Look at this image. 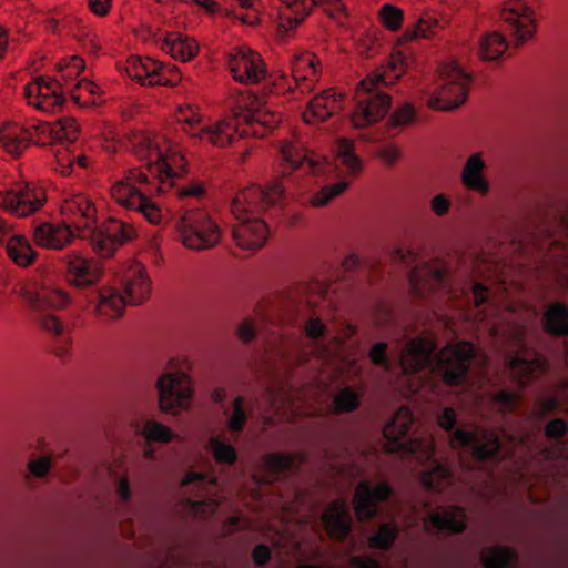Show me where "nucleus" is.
Listing matches in <instances>:
<instances>
[{
	"instance_id": "obj_1",
	"label": "nucleus",
	"mask_w": 568,
	"mask_h": 568,
	"mask_svg": "<svg viewBox=\"0 0 568 568\" xmlns=\"http://www.w3.org/2000/svg\"><path fill=\"white\" fill-rule=\"evenodd\" d=\"M128 146L145 163L148 173L139 169L131 170L123 180L112 186V197L123 207L141 214L149 223L159 225L163 214L159 205L149 199L154 192L165 193L174 190L183 201L204 196L205 186L200 181L178 185V169L183 166V158L178 153H169L163 136L149 131L133 130L128 135Z\"/></svg>"
},
{
	"instance_id": "obj_2",
	"label": "nucleus",
	"mask_w": 568,
	"mask_h": 568,
	"mask_svg": "<svg viewBox=\"0 0 568 568\" xmlns=\"http://www.w3.org/2000/svg\"><path fill=\"white\" fill-rule=\"evenodd\" d=\"M432 338L418 336L398 347L397 355L405 374L423 373L428 379L438 375L445 384L463 388L477 405L487 402L500 414L515 410L519 396L508 389H490L487 373L474 377L470 365L476 356V348L470 342L449 343L438 353Z\"/></svg>"
},
{
	"instance_id": "obj_3",
	"label": "nucleus",
	"mask_w": 568,
	"mask_h": 568,
	"mask_svg": "<svg viewBox=\"0 0 568 568\" xmlns=\"http://www.w3.org/2000/svg\"><path fill=\"white\" fill-rule=\"evenodd\" d=\"M78 136L79 125L73 118H63L55 122L31 120L23 126L8 124L0 129V143L13 156L20 155L30 142L40 146H61L54 150L55 169L65 176L73 172L74 163L82 169L89 163L85 155H77L69 149Z\"/></svg>"
},
{
	"instance_id": "obj_4",
	"label": "nucleus",
	"mask_w": 568,
	"mask_h": 568,
	"mask_svg": "<svg viewBox=\"0 0 568 568\" xmlns=\"http://www.w3.org/2000/svg\"><path fill=\"white\" fill-rule=\"evenodd\" d=\"M414 424L412 410L402 406L383 428L384 448L398 453L426 466L422 473L423 486L433 493L444 494L455 484L454 470L436 458V445L432 437H414L409 429Z\"/></svg>"
},
{
	"instance_id": "obj_5",
	"label": "nucleus",
	"mask_w": 568,
	"mask_h": 568,
	"mask_svg": "<svg viewBox=\"0 0 568 568\" xmlns=\"http://www.w3.org/2000/svg\"><path fill=\"white\" fill-rule=\"evenodd\" d=\"M437 422L447 433L450 448L458 454L460 468L468 473L481 468L491 477L493 468L505 458L497 434L473 424H462L452 407L443 408Z\"/></svg>"
},
{
	"instance_id": "obj_6",
	"label": "nucleus",
	"mask_w": 568,
	"mask_h": 568,
	"mask_svg": "<svg viewBox=\"0 0 568 568\" xmlns=\"http://www.w3.org/2000/svg\"><path fill=\"white\" fill-rule=\"evenodd\" d=\"M284 185L275 180L267 187L252 185L240 191L231 204L236 220L232 226V236L243 250H256L264 245L268 227L260 213L268 207L280 209L285 202Z\"/></svg>"
},
{
	"instance_id": "obj_7",
	"label": "nucleus",
	"mask_w": 568,
	"mask_h": 568,
	"mask_svg": "<svg viewBox=\"0 0 568 568\" xmlns=\"http://www.w3.org/2000/svg\"><path fill=\"white\" fill-rule=\"evenodd\" d=\"M61 211L72 220L78 235L88 239L93 251L103 258L113 255L134 233L129 224L113 217L98 224L94 204L82 194L67 199Z\"/></svg>"
},
{
	"instance_id": "obj_8",
	"label": "nucleus",
	"mask_w": 568,
	"mask_h": 568,
	"mask_svg": "<svg viewBox=\"0 0 568 568\" xmlns=\"http://www.w3.org/2000/svg\"><path fill=\"white\" fill-rule=\"evenodd\" d=\"M121 285L124 294L112 287L92 291L87 301L95 304L99 315L109 320L119 318L125 304H142L151 294V282L140 263L131 264L122 275Z\"/></svg>"
},
{
	"instance_id": "obj_9",
	"label": "nucleus",
	"mask_w": 568,
	"mask_h": 568,
	"mask_svg": "<svg viewBox=\"0 0 568 568\" xmlns=\"http://www.w3.org/2000/svg\"><path fill=\"white\" fill-rule=\"evenodd\" d=\"M410 57L403 50L395 49L387 64L374 74L362 80L356 97L358 106H389L390 95L382 87L394 84L407 71Z\"/></svg>"
},
{
	"instance_id": "obj_10",
	"label": "nucleus",
	"mask_w": 568,
	"mask_h": 568,
	"mask_svg": "<svg viewBox=\"0 0 568 568\" xmlns=\"http://www.w3.org/2000/svg\"><path fill=\"white\" fill-rule=\"evenodd\" d=\"M176 229L183 245L191 250H209L221 239V230L210 214L190 203L183 207Z\"/></svg>"
},
{
	"instance_id": "obj_11",
	"label": "nucleus",
	"mask_w": 568,
	"mask_h": 568,
	"mask_svg": "<svg viewBox=\"0 0 568 568\" xmlns=\"http://www.w3.org/2000/svg\"><path fill=\"white\" fill-rule=\"evenodd\" d=\"M526 334L525 326H516L511 338L517 349L508 351L505 355V369L520 388L526 387L547 369L545 358L528 348Z\"/></svg>"
},
{
	"instance_id": "obj_12",
	"label": "nucleus",
	"mask_w": 568,
	"mask_h": 568,
	"mask_svg": "<svg viewBox=\"0 0 568 568\" xmlns=\"http://www.w3.org/2000/svg\"><path fill=\"white\" fill-rule=\"evenodd\" d=\"M21 295L29 306L39 314L37 321L42 328L55 336H62L63 325L60 320L45 312L68 305L71 302L69 294L58 287L30 284L22 288Z\"/></svg>"
},
{
	"instance_id": "obj_13",
	"label": "nucleus",
	"mask_w": 568,
	"mask_h": 568,
	"mask_svg": "<svg viewBox=\"0 0 568 568\" xmlns=\"http://www.w3.org/2000/svg\"><path fill=\"white\" fill-rule=\"evenodd\" d=\"M408 285L410 294L415 298H424L433 294H444L453 297L456 294L449 270L439 260L424 262L410 267Z\"/></svg>"
},
{
	"instance_id": "obj_14",
	"label": "nucleus",
	"mask_w": 568,
	"mask_h": 568,
	"mask_svg": "<svg viewBox=\"0 0 568 568\" xmlns=\"http://www.w3.org/2000/svg\"><path fill=\"white\" fill-rule=\"evenodd\" d=\"M439 89L433 93L432 106H460L466 102L470 75L455 61H446L439 67Z\"/></svg>"
},
{
	"instance_id": "obj_15",
	"label": "nucleus",
	"mask_w": 568,
	"mask_h": 568,
	"mask_svg": "<svg viewBox=\"0 0 568 568\" xmlns=\"http://www.w3.org/2000/svg\"><path fill=\"white\" fill-rule=\"evenodd\" d=\"M159 406L162 412L178 414L189 407L192 397L190 376L182 372L164 373L156 382Z\"/></svg>"
},
{
	"instance_id": "obj_16",
	"label": "nucleus",
	"mask_w": 568,
	"mask_h": 568,
	"mask_svg": "<svg viewBox=\"0 0 568 568\" xmlns=\"http://www.w3.org/2000/svg\"><path fill=\"white\" fill-rule=\"evenodd\" d=\"M500 19L516 47L530 40L536 32L534 10L521 0L506 2L501 8Z\"/></svg>"
},
{
	"instance_id": "obj_17",
	"label": "nucleus",
	"mask_w": 568,
	"mask_h": 568,
	"mask_svg": "<svg viewBox=\"0 0 568 568\" xmlns=\"http://www.w3.org/2000/svg\"><path fill=\"white\" fill-rule=\"evenodd\" d=\"M45 192L31 182H20L10 191L0 192V207L16 216H28L45 202Z\"/></svg>"
},
{
	"instance_id": "obj_18",
	"label": "nucleus",
	"mask_w": 568,
	"mask_h": 568,
	"mask_svg": "<svg viewBox=\"0 0 568 568\" xmlns=\"http://www.w3.org/2000/svg\"><path fill=\"white\" fill-rule=\"evenodd\" d=\"M393 495L389 484L383 481L372 486L369 481L358 483L353 498L354 511L359 521H368L379 514L378 505L387 501Z\"/></svg>"
},
{
	"instance_id": "obj_19",
	"label": "nucleus",
	"mask_w": 568,
	"mask_h": 568,
	"mask_svg": "<svg viewBox=\"0 0 568 568\" xmlns=\"http://www.w3.org/2000/svg\"><path fill=\"white\" fill-rule=\"evenodd\" d=\"M124 71L129 78L142 85L174 84L178 80L171 78L175 67L163 65L151 59L131 57L124 65Z\"/></svg>"
},
{
	"instance_id": "obj_20",
	"label": "nucleus",
	"mask_w": 568,
	"mask_h": 568,
	"mask_svg": "<svg viewBox=\"0 0 568 568\" xmlns=\"http://www.w3.org/2000/svg\"><path fill=\"white\" fill-rule=\"evenodd\" d=\"M227 64L233 78L242 83H256L266 74L261 55L247 47L230 52Z\"/></svg>"
},
{
	"instance_id": "obj_21",
	"label": "nucleus",
	"mask_w": 568,
	"mask_h": 568,
	"mask_svg": "<svg viewBox=\"0 0 568 568\" xmlns=\"http://www.w3.org/2000/svg\"><path fill=\"white\" fill-rule=\"evenodd\" d=\"M331 284L323 281L302 282L293 286L285 288L278 296L280 307L285 310L288 315H293L298 312V306L303 300H306L307 304L315 303L311 301V296H320L324 300L329 298Z\"/></svg>"
},
{
	"instance_id": "obj_22",
	"label": "nucleus",
	"mask_w": 568,
	"mask_h": 568,
	"mask_svg": "<svg viewBox=\"0 0 568 568\" xmlns=\"http://www.w3.org/2000/svg\"><path fill=\"white\" fill-rule=\"evenodd\" d=\"M280 152L283 175L296 170L320 174L326 165V163L312 158L305 149L291 141H283Z\"/></svg>"
},
{
	"instance_id": "obj_23",
	"label": "nucleus",
	"mask_w": 568,
	"mask_h": 568,
	"mask_svg": "<svg viewBox=\"0 0 568 568\" xmlns=\"http://www.w3.org/2000/svg\"><path fill=\"white\" fill-rule=\"evenodd\" d=\"M29 106H62L67 103L60 84L45 77H38L24 88Z\"/></svg>"
},
{
	"instance_id": "obj_24",
	"label": "nucleus",
	"mask_w": 568,
	"mask_h": 568,
	"mask_svg": "<svg viewBox=\"0 0 568 568\" xmlns=\"http://www.w3.org/2000/svg\"><path fill=\"white\" fill-rule=\"evenodd\" d=\"M65 258L68 280L74 287L89 288L99 281L102 267L98 262L74 252L68 254Z\"/></svg>"
},
{
	"instance_id": "obj_25",
	"label": "nucleus",
	"mask_w": 568,
	"mask_h": 568,
	"mask_svg": "<svg viewBox=\"0 0 568 568\" xmlns=\"http://www.w3.org/2000/svg\"><path fill=\"white\" fill-rule=\"evenodd\" d=\"M322 520L328 535L337 541H344L352 530L349 507L343 499L332 501L324 510Z\"/></svg>"
},
{
	"instance_id": "obj_26",
	"label": "nucleus",
	"mask_w": 568,
	"mask_h": 568,
	"mask_svg": "<svg viewBox=\"0 0 568 568\" xmlns=\"http://www.w3.org/2000/svg\"><path fill=\"white\" fill-rule=\"evenodd\" d=\"M424 528L427 532L460 534L466 529V511L456 505L445 507L442 513L433 511L426 517Z\"/></svg>"
},
{
	"instance_id": "obj_27",
	"label": "nucleus",
	"mask_w": 568,
	"mask_h": 568,
	"mask_svg": "<svg viewBox=\"0 0 568 568\" xmlns=\"http://www.w3.org/2000/svg\"><path fill=\"white\" fill-rule=\"evenodd\" d=\"M0 243L6 245L9 257L20 266L30 265L37 256L29 241L13 233L11 226L3 220H0Z\"/></svg>"
},
{
	"instance_id": "obj_28",
	"label": "nucleus",
	"mask_w": 568,
	"mask_h": 568,
	"mask_svg": "<svg viewBox=\"0 0 568 568\" xmlns=\"http://www.w3.org/2000/svg\"><path fill=\"white\" fill-rule=\"evenodd\" d=\"M74 233L69 225L42 222L33 229L34 243L44 248L61 250L73 239Z\"/></svg>"
},
{
	"instance_id": "obj_29",
	"label": "nucleus",
	"mask_w": 568,
	"mask_h": 568,
	"mask_svg": "<svg viewBox=\"0 0 568 568\" xmlns=\"http://www.w3.org/2000/svg\"><path fill=\"white\" fill-rule=\"evenodd\" d=\"M306 457L303 454L273 453L264 457L265 477L262 483H272L283 478L287 473L298 471Z\"/></svg>"
},
{
	"instance_id": "obj_30",
	"label": "nucleus",
	"mask_w": 568,
	"mask_h": 568,
	"mask_svg": "<svg viewBox=\"0 0 568 568\" xmlns=\"http://www.w3.org/2000/svg\"><path fill=\"white\" fill-rule=\"evenodd\" d=\"M336 169L347 178H355L363 168V160L357 154L355 143L347 138H338L334 144Z\"/></svg>"
},
{
	"instance_id": "obj_31",
	"label": "nucleus",
	"mask_w": 568,
	"mask_h": 568,
	"mask_svg": "<svg viewBox=\"0 0 568 568\" xmlns=\"http://www.w3.org/2000/svg\"><path fill=\"white\" fill-rule=\"evenodd\" d=\"M277 32L284 36L290 29L298 26L310 14L314 4L307 0H280Z\"/></svg>"
},
{
	"instance_id": "obj_32",
	"label": "nucleus",
	"mask_w": 568,
	"mask_h": 568,
	"mask_svg": "<svg viewBox=\"0 0 568 568\" xmlns=\"http://www.w3.org/2000/svg\"><path fill=\"white\" fill-rule=\"evenodd\" d=\"M485 163L480 154L475 153L469 156L462 172L463 184L471 191L486 194L489 190L488 182L484 178Z\"/></svg>"
},
{
	"instance_id": "obj_33",
	"label": "nucleus",
	"mask_w": 568,
	"mask_h": 568,
	"mask_svg": "<svg viewBox=\"0 0 568 568\" xmlns=\"http://www.w3.org/2000/svg\"><path fill=\"white\" fill-rule=\"evenodd\" d=\"M245 111L244 120L247 128L242 133L253 135H264L266 131L272 130L280 121V116L272 112H265L266 109H240Z\"/></svg>"
},
{
	"instance_id": "obj_34",
	"label": "nucleus",
	"mask_w": 568,
	"mask_h": 568,
	"mask_svg": "<svg viewBox=\"0 0 568 568\" xmlns=\"http://www.w3.org/2000/svg\"><path fill=\"white\" fill-rule=\"evenodd\" d=\"M161 49L172 58L185 62L196 55L199 45L194 40L189 38H182L179 34H170L163 40Z\"/></svg>"
},
{
	"instance_id": "obj_35",
	"label": "nucleus",
	"mask_w": 568,
	"mask_h": 568,
	"mask_svg": "<svg viewBox=\"0 0 568 568\" xmlns=\"http://www.w3.org/2000/svg\"><path fill=\"white\" fill-rule=\"evenodd\" d=\"M480 559L485 568H515L517 554L509 547H486Z\"/></svg>"
},
{
	"instance_id": "obj_36",
	"label": "nucleus",
	"mask_w": 568,
	"mask_h": 568,
	"mask_svg": "<svg viewBox=\"0 0 568 568\" xmlns=\"http://www.w3.org/2000/svg\"><path fill=\"white\" fill-rule=\"evenodd\" d=\"M545 329L556 336H568V306L564 303L551 304L544 315Z\"/></svg>"
},
{
	"instance_id": "obj_37",
	"label": "nucleus",
	"mask_w": 568,
	"mask_h": 568,
	"mask_svg": "<svg viewBox=\"0 0 568 568\" xmlns=\"http://www.w3.org/2000/svg\"><path fill=\"white\" fill-rule=\"evenodd\" d=\"M508 42L496 31L484 34L478 42V55L484 60H497L506 51Z\"/></svg>"
},
{
	"instance_id": "obj_38",
	"label": "nucleus",
	"mask_w": 568,
	"mask_h": 568,
	"mask_svg": "<svg viewBox=\"0 0 568 568\" xmlns=\"http://www.w3.org/2000/svg\"><path fill=\"white\" fill-rule=\"evenodd\" d=\"M399 534V526L395 521L381 524L375 532L367 539V544L372 549L387 551L389 550Z\"/></svg>"
},
{
	"instance_id": "obj_39",
	"label": "nucleus",
	"mask_w": 568,
	"mask_h": 568,
	"mask_svg": "<svg viewBox=\"0 0 568 568\" xmlns=\"http://www.w3.org/2000/svg\"><path fill=\"white\" fill-rule=\"evenodd\" d=\"M442 29L440 23L430 17L420 18L416 24L408 28L402 38L397 41V47L402 45L406 41H413L417 39H430L437 34Z\"/></svg>"
},
{
	"instance_id": "obj_40",
	"label": "nucleus",
	"mask_w": 568,
	"mask_h": 568,
	"mask_svg": "<svg viewBox=\"0 0 568 568\" xmlns=\"http://www.w3.org/2000/svg\"><path fill=\"white\" fill-rule=\"evenodd\" d=\"M182 486H194V494L199 497L213 495L217 487V478L206 473L190 471L183 478Z\"/></svg>"
},
{
	"instance_id": "obj_41",
	"label": "nucleus",
	"mask_w": 568,
	"mask_h": 568,
	"mask_svg": "<svg viewBox=\"0 0 568 568\" xmlns=\"http://www.w3.org/2000/svg\"><path fill=\"white\" fill-rule=\"evenodd\" d=\"M318 59L312 53L296 55L292 64V74L296 82L316 77Z\"/></svg>"
},
{
	"instance_id": "obj_42",
	"label": "nucleus",
	"mask_w": 568,
	"mask_h": 568,
	"mask_svg": "<svg viewBox=\"0 0 568 568\" xmlns=\"http://www.w3.org/2000/svg\"><path fill=\"white\" fill-rule=\"evenodd\" d=\"M244 402V397L239 395L234 398L231 409L224 412L227 416V428L233 434H240L244 429L251 414L245 409Z\"/></svg>"
},
{
	"instance_id": "obj_43",
	"label": "nucleus",
	"mask_w": 568,
	"mask_h": 568,
	"mask_svg": "<svg viewBox=\"0 0 568 568\" xmlns=\"http://www.w3.org/2000/svg\"><path fill=\"white\" fill-rule=\"evenodd\" d=\"M390 109H353L351 121L357 129L369 126L383 120Z\"/></svg>"
},
{
	"instance_id": "obj_44",
	"label": "nucleus",
	"mask_w": 568,
	"mask_h": 568,
	"mask_svg": "<svg viewBox=\"0 0 568 568\" xmlns=\"http://www.w3.org/2000/svg\"><path fill=\"white\" fill-rule=\"evenodd\" d=\"M209 447L213 453L215 460L219 464L233 465L236 462L237 453L235 448L222 440L219 437H211L209 442Z\"/></svg>"
},
{
	"instance_id": "obj_45",
	"label": "nucleus",
	"mask_w": 568,
	"mask_h": 568,
	"mask_svg": "<svg viewBox=\"0 0 568 568\" xmlns=\"http://www.w3.org/2000/svg\"><path fill=\"white\" fill-rule=\"evenodd\" d=\"M349 184L346 179H342L334 184L323 186L320 192L312 196V205L320 207L328 204L334 197L346 191Z\"/></svg>"
},
{
	"instance_id": "obj_46",
	"label": "nucleus",
	"mask_w": 568,
	"mask_h": 568,
	"mask_svg": "<svg viewBox=\"0 0 568 568\" xmlns=\"http://www.w3.org/2000/svg\"><path fill=\"white\" fill-rule=\"evenodd\" d=\"M334 409L337 413H351L359 406V395L351 387H345L339 390L334 399Z\"/></svg>"
},
{
	"instance_id": "obj_47",
	"label": "nucleus",
	"mask_w": 568,
	"mask_h": 568,
	"mask_svg": "<svg viewBox=\"0 0 568 568\" xmlns=\"http://www.w3.org/2000/svg\"><path fill=\"white\" fill-rule=\"evenodd\" d=\"M488 286L483 283L474 282L470 278L462 288L460 293L464 295L468 302L475 304V306L479 307L486 304L489 300Z\"/></svg>"
},
{
	"instance_id": "obj_48",
	"label": "nucleus",
	"mask_w": 568,
	"mask_h": 568,
	"mask_svg": "<svg viewBox=\"0 0 568 568\" xmlns=\"http://www.w3.org/2000/svg\"><path fill=\"white\" fill-rule=\"evenodd\" d=\"M143 434L146 439L160 443H168L173 438V432L155 420H148L144 424Z\"/></svg>"
},
{
	"instance_id": "obj_49",
	"label": "nucleus",
	"mask_w": 568,
	"mask_h": 568,
	"mask_svg": "<svg viewBox=\"0 0 568 568\" xmlns=\"http://www.w3.org/2000/svg\"><path fill=\"white\" fill-rule=\"evenodd\" d=\"M379 18L388 30L396 31L402 26L404 14L399 8L387 3L381 8Z\"/></svg>"
},
{
	"instance_id": "obj_50",
	"label": "nucleus",
	"mask_w": 568,
	"mask_h": 568,
	"mask_svg": "<svg viewBox=\"0 0 568 568\" xmlns=\"http://www.w3.org/2000/svg\"><path fill=\"white\" fill-rule=\"evenodd\" d=\"M99 91V88L97 84H94L93 82L91 81H88L85 79H83L82 81H80L77 85V92L72 93V99L75 103H79L80 106H98L99 104L103 103V101H99L97 100L95 98H93L92 100H83L81 101L82 99V94L85 92L87 94L89 95H95Z\"/></svg>"
},
{
	"instance_id": "obj_51",
	"label": "nucleus",
	"mask_w": 568,
	"mask_h": 568,
	"mask_svg": "<svg viewBox=\"0 0 568 568\" xmlns=\"http://www.w3.org/2000/svg\"><path fill=\"white\" fill-rule=\"evenodd\" d=\"M84 69V61L77 57H70L63 61H61L57 70L61 73L63 80L72 79L73 77L79 75Z\"/></svg>"
},
{
	"instance_id": "obj_52",
	"label": "nucleus",
	"mask_w": 568,
	"mask_h": 568,
	"mask_svg": "<svg viewBox=\"0 0 568 568\" xmlns=\"http://www.w3.org/2000/svg\"><path fill=\"white\" fill-rule=\"evenodd\" d=\"M388 345L385 342H378L374 344L368 353L369 359L375 365L384 368L385 371H390L392 361L387 353Z\"/></svg>"
},
{
	"instance_id": "obj_53",
	"label": "nucleus",
	"mask_w": 568,
	"mask_h": 568,
	"mask_svg": "<svg viewBox=\"0 0 568 568\" xmlns=\"http://www.w3.org/2000/svg\"><path fill=\"white\" fill-rule=\"evenodd\" d=\"M568 433V424L562 418H555L550 420L545 427V435L549 439H554L560 446H565L561 440Z\"/></svg>"
},
{
	"instance_id": "obj_54",
	"label": "nucleus",
	"mask_w": 568,
	"mask_h": 568,
	"mask_svg": "<svg viewBox=\"0 0 568 568\" xmlns=\"http://www.w3.org/2000/svg\"><path fill=\"white\" fill-rule=\"evenodd\" d=\"M312 4L324 7L326 13L337 21L346 17L345 7L341 0H312Z\"/></svg>"
},
{
	"instance_id": "obj_55",
	"label": "nucleus",
	"mask_w": 568,
	"mask_h": 568,
	"mask_svg": "<svg viewBox=\"0 0 568 568\" xmlns=\"http://www.w3.org/2000/svg\"><path fill=\"white\" fill-rule=\"evenodd\" d=\"M332 116L329 109H304L302 119L305 123L318 125Z\"/></svg>"
},
{
	"instance_id": "obj_56",
	"label": "nucleus",
	"mask_w": 568,
	"mask_h": 568,
	"mask_svg": "<svg viewBox=\"0 0 568 568\" xmlns=\"http://www.w3.org/2000/svg\"><path fill=\"white\" fill-rule=\"evenodd\" d=\"M224 14L227 17H232L234 19L240 20L242 23L248 26H256L260 23V11L254 12L251 10H245V12L237 13L233 9V4L229 3V7L224 9Z\"/></svg>"
},
{
	"instance_id": "obj_57",
	"label": "nucleus",
	"mask_w": 568,
	"mask_h": 568,
	"mask_svg": "<svg viewBox=\"0 0 568 568\" xmlns=\"http://www.w3.org/2000/svg\"><path fill=\"white\" fill-rule=\"evenodd\" d=\"M388 122L394 125H406L416 121V109H393Z\"/></svg>"
},
{
	"instance_id": "obj_58",
	"label": "nucleus",
	"mask_w": 568,
	"mask_h": 568,
	"mask_svg": "<svg viewBox=\"0 0 568 568\" xmlns=\"http://www.w3.org/2000/svg\"><path fill=\"white\" fill-rule=\"evenodd\" d=\"M236 103L243 104V106H263L265 104H274L273 101H270L266 99L264 93H257V92H241L240 98L236 100Z\"/></svg>"
},
{
	"instance_id": "obj_59",
	"label": "nucleus",
	"mask_w": 568,
	"mask_h": 568,
	"mask_svg": "<svg viewBox=\"0 0 568 568\" xmlns=\"http://www.w3.org/2000/svg\"><path fill=\"white\" fill-rule=\"evenodd\" d=\"M368 266L362 262V260L356 254H349L346 256L342 263L341 272L343 276L348 277L352 273L357 271H366Z\"/></svg>"
},
{
	"instance_id": "obj_60",
	"label": "nucleus",
	"mask_w": 568,
	"mask_h": 568,
	"mask_svg": "<svg viewBox=\"0 0 568 568\" xmlns=\"http://www.w3.org/2000/svg\"><path fill=\"white\" fill-rule=\"evenodd\" d=\"M304 329L307 337L314 341L323 337L327 332L325 324L318 317H311L305 323Z\"/></svg>"
},
{
	"instance_id": "obj_61",
	"label": "nucleus",
	"mask_w": 568,
	"mask_h": 568,
	"mask_svg": "<svg viewBox=\"0 0 568 568\" xmlns=\"http://www.w3.org/2000/svg\"><path fill=\"white\" fill-rule=\"evenodd\" d=\"M190 508L192 513L195 515H204L206 511H215L217 508V503L215 499L211 497H204L201 500H191L187 499Z\"/></svg>"
},
{
	"instance_id": "obj_62",
	"label": "nucleus",
	"mask_w": 568,
	"mask_h": 568,
	"mask_svg": "<svg viewBox=\"0 0 568 568\" xmlns=\"http://www.w3.org/2000/svg\"><path fill=\"white\" fill-rule=\"evenodd\" d=\"M343 98L342 93H337L333 89L323 91L321 95L315 97V99L307 103V106H326L329 103L341 102Z\"/></svg>"
},
{
	"instance_id": "obj_63",
	"label": "nucleus",
	"mask_w": 568,
	"mask_h": 568,
	"mask_svg": "<svg viewBox=\"0 0 568 568\" xmlns=\"http://www.w3.org/2000/svg\"><path fill=\"white\" fill-rule=\"evenodd\" d=\"M452 201L446 194H437L430 200V209L436 216H444L448 213Z\"/></svg>"
},
{
	"instance_id": "obj_64",
	"label": "nucleus",
	"mask_w": 568,
	"mask_h": 568,
	"mask_svg": "<svg viewBox=\"0 0 568 568\" xmlns=\"http://www.w3.org/2000/svg\"><path fill=\"white\" fill-rule=\"evenodd\" d=\"M237 335L244 343L252 342L256 336V328L252 320H245L239 326Z\"/></svg>"
}]
</instances>
